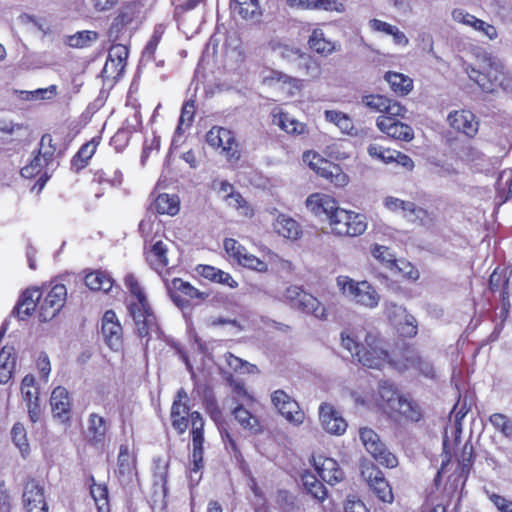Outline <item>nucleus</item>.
I'll list each match as a JSON object with an SVG mask.
<instances>
[{
  "instance_id": "obj_17",
  "label": "nucleus",
  "mask_w": 512,
  "mask_h": 512,
  "mask_svg": "<svg viewBox=\"0 0 512 512\" xmlns=\"http://www.w3.org/2000/svg\"><path fill=\"white\" fill-rule=\"evenodd\" d=\"M187 400L188 394L181 388L178 390L171 407L172 426L179 434H183L188 428L190 408L187 405Z\"/></svg>"
},
{
  "instance_id": "obj_3",
  "label": "nucleus",
  "mask_w": 512,
  "mask_h": 512,
  "mask_svg": "<svg viewBox=\"0 0 512 512\" xmlns=\"http://www.w3.org/2000/svg\"><path fill=\"white\" fill-rule=\"evenodd\" d=\"M465 71L468 77L486 93H493L498 88L512 89V74L506 71L498 60L489 58L483 71L477 70L471 65H466Z\"/></svg>"
},
{
  "instance_id": "obj_45",
  "label": "nucleus",
  "mask_w": 512,
  "mask_h": 512,
  "mask_svg": "<svg viewBox=\"0 0 512 512\" xmlns=\"http://www.w3.org/2000/svg\"><path fill=\"white\" fill-rule=\"evenodd\" d=\"M302 482L304 488L310 493L315 499L323 501L327 496V490L325 486L320 482L315 475L306 472L302 475Z\"/></svg>"
},
{
  "instance_id": "obj_52",
  "label": "nucleus",
  "mask_w": 512,
  "mask_h": 512,
  "mask_svg": "<svg viewBox=\"0 0 512 512\" xmlns=\"http://www.w3.org/2000/svg\"><path fill=\"white\" fill-rule=\"evenodd\" d=\"M225 362L235 372L253 374L257 371V367L241 358L228 352L224 355Z\"/></svg>"
},
{
  "instance_id": "obj_33",
  "label": "nucleus",
  "mask_w": 512,
  "mask_h": 512,
  "mask_svg": "<svg viewBox=\"0 0 512 512\" xmlns=\"http://www.w3.org/2000/svg\"><path fill=\"white\" fill-rule=\"evenodd\" d=\"M273 124L279 126L283 131L288 134L301 135L306 132V125L288 113L279 112L273 114Z\"/></svg>"
},
{
  "instance_id": "obj_27",
  "label": "nucleus",
  "mask_w": 512,
  "mask_h": 512,
  "mask_svg": "<svg viewBox=\"0 0 512 512\" xmlns=\"http://www.w3.org/2000/svg\"><path fill=\"white\" fill-rule=\"evenodd\" d=\"M196 271L200 276L214 283L223 284L230 288H236L238 286L237 281H235L229 273L214 266L198 265Z\"/></svg>"
},
{
  "instance_id": "obj_14",
  "label": "nucleus",
  "mask_w": 512,
  "mask_h": 512,
  "mask_svg": "<svg viewBox=\"0 0 512 512\" xmlns=\"http://www.w3.org/2000/svg\"><path fill=\"white\" fill-rule=\"evenodd\" d=\"M163 281L165 282L166 289L168 290L171 299L178 307L183 308L188 303V300L182 297V295L191 299L202 297V293L199 292L198 289L180 278H174L170 281L163 277Z\"/></svg>"
},
{
  "instance_id": "obj_31",
  "label": "nucleus",
  "mask_w": 512,
  "mask_h": 512,
  "mask_svg": "<svg viewBox=\"0 0 512 512\" xmlns=\"http://www.w3.org/2000/svg\"><path fill=\"white\" fill-rule=\"evenodd\" d=\"M16 365V354L12 346L0 350V384H6L12 377Z\"/></svg>"
},
{
  "instance_id": "obj_8",
  "label": "nucleus",
  "mask_w": 512,
  "mask_h": 512,
  "mask_svg": "<svg viewBox=\"0 0 512 512\" xmlns=\"http://www.w3.org/2000/svg\"><path fill=\"white\" fill-rule=\"evenodd\" d=\"M271 401L277 411L292 425L299 426L304 422L305 414L298 402L283 390H276Z\"/></svg>"
},
{
  "instance_id": "obj_25",
  "label": "nucleus",
  "mask_w": 512,
  "mask_h": 512,
  "mask_svg": "<svg viewBox=\"0 0 512 512\" xmlns=\"http://www.w3.org/2000/svg\"><path fill=\"white\" fill-rule=\"evenodd\" d=\"M403 357L405 362L403 364H399L394 362V365L399 370H406L410 368H414L419 370L426 377H433L434 368L432 364L421 358L414 350L406 349L403 353Z\"/></svg>"
},
{
  "instance_id": "obj_38",
  "label": "nucleus",
  "mask_w": 512,
  "mask_h": 512,
  "mask_svg": "<svg viewBox=\"0 0 512 512\" xmlns=\"http://www.w3.org/2000/svg\"><path fill=\"white\" fill-rule=\"evenodd\" d=\"M85 284L91 290L109 292L113 286V280L104 271H94L86 275Z\"/></svg>"
},
{
  "instance_id": "obj_26",
  "label": "nucleus",
  "mask_w": 512,
  "mask_h": 512,
  "mask_svg": "<svg viewBox=\"0 0 512 512\" xmlns=\"http://www.w3.org/2000/svg\"><path fill=\"white\" fill-rule=\"evenodd\" d=\"M167 253L168 247L163 241H157L152 245L151 249L146 252V260L149 266L162 278L165 277L162 272L169 264Z\"/></svg>"
},
{
  "instance_id": "obj_2",
  "label": "nucleus",
  "mask_w": 512,
  "mask_h": 512,
  "mask_svg": "<svg viewBox=\"0 0 512 512\" xmlns=\"http://www.w3.org/2000/svg\"><path fill=\"white\" fill-rule=\"evenodd\" d=\"M124 284L134 298L128 303L129 314L134 320L137 334L141 338H147V345L151 338L160 337L161 331L157 317L136 277L128 274Z\"/></svg>"
},
{
  "instance_id": "obj_4",
  "label": "nucleus",
  "mask_w": 512,
  "mask_h": 512,
  "mask_svg": "<svg viewBox=\"0 0 512 512\" xmlns=\"http://www.w3.org/2000/svg\"><path fill=\"white\" fill-rule=\"evenodd\" d=\"M341 295L355 305L374 309L379 305L381 296L368 281H356L349 276L340 275L336 279Z\"/></svg>"
},
{
  "instance_id": "obj_49",
  "label": "nucleus",
  "mask_w": 512,
  "mask_h": 512,
  "mask_svg": "<svg viewBox=\"0 0 512 512\" xmlns=\"http://www.w3.org/2000/svg\"><path fill=\"white\" fill-rule=\"evenodd\" d=\"M131 20V16L125 12H121L114 18L107 34L109 42L115 43L120 40L126 25L129 24Z\"/></svg>"
},
{
  "instance_id": "obj_57",
  "label": "nucleus",
  "mask_w": 512,
  "mask_h": 512,
  "mask_svg": "<svg viewBox=\"0 0 512 512\" xmlns=\"http://www.w3.org/2000/svg\"><path fill=\"white\" fill-rule=\"evenodd\" d=\"M239 265L257 271V272H266L268 270V265L265 260H261L255 255L249 253L247 250L245 253L239 258L237 262Z\"/></svg>"
},
{
  "instance_id": "obj_15",
  "label": "nucleus",
  "mask_w": 512,
  "mask_h": 512,
  "mask_svg": "<svg viewBox=\"0 0 512 512\" xmlns=\"http://www.w3.org/2000/svg\"><path fill=\"white\" fill-rule=\"evenodd\" d=\"M319 419L322 428L329 434L342 435L347 429L345 419L331 404L320 405Z\"/></svg>"
},
{
  "instance_id": "obj_43",
  "label": "nucleus",
  "mask_w": 512,
  "mask_h": 512,
  "mask_svg": "<svg viewBox=\"0 0 512 512\" xmlns=\"http://www.w3.org/2000/svg\"><path fill=\"white\" fill-rule=\"evenodd\" d=\"M385 79L389 83L391 89L399 95L408 94L413 86L412 80L401 73L387 72L385 74Z\"/></svg>"
},
{
  "instance_id": "obj_40",
  "label": "nucleus",
  "mask_w": 512,
  "mask_h": 512,
  "mask_svg": "<svg viewBox=\"0 0 512 512\" xmlns=\"http://www.w3.org/2000/svg\"><path fill=\"white\" fill-rule=\"evenodd\" d=\"M233 415L243 429L248 430L251 434H257L261 431V426L256 416L252 415L243 406L234 409Z\"/></svg>"
},
{
  "instance_id": "obj_9",
  "label": "nucleus",
  "mask_w": 512,
  "mask_h": 512,
  "mask_svg": "<svg viewBox=\"0 0 512 512\" xmlns=\"http://www.w3.org/2000/svg\"><path fill=\"white\" fill-rule=\"evenodd\" d=\"M66 297V287L63 284L54 285L40 303V320L47 322L53 319L64 306Z\"/></svg>"
},
{
  "instance_id": "obj_41",
  "label": "nucleus",
  "mask_w": 512,
  "mask_h": 512,
  "mask_svg": "<svg viewBox=\"0 0 512 512\" xmlns=\"http://www.w3.org/2000/svg\"><path fill=\"white\" fill-rule=\"evenodd\" d=\"M153 206L157 213L173 216L179 211V198L176 195L163 193L155 199Z\"/></svg>"
},
{
  "instance_id": "obj_51",
  "label": "nucleus",
  "mask_w": 512,
  "mask_h": 512,
  "mask_svg": "<svg viewBox=\"0 0 512 512\" xmlns=\"http://www.w3.org/2000/svg\"><path fill=\"white\" fill-rule=\"evenodd\" d=\"M97 144L94 141L87 142L81 146L79 151L72 159V166L76 169L84 168L88 160L94 155Z\"/></svg>"
},
{
  "instance_id": "obj_50",
  "label": "nucleus",
  "mask_w": 512,
  "mask_h": 512,
  "mask_svg": "<svg viewBox=\"0 0 512 512\" xmlns=\"http://www.w3.org/2000/svg\"><path fill=\"white\" fill-rule=\"evenodd\" d=\"M378 393L382 401L380 405L386 409H391L393 407V402H396L401 396L396 391L394 385L388 381L379 383Z\"/></svg>"
},
{
  "instance_id": "obj_10",
  "label": "nucleus",
  "mask_w": 512,
  "mask_h": 512,
  "mask_svg": "<svg viewBox=\"0 0 512 512\" xmlns=\"http://www.w3.org/2000/svg\"><path fill=\"white\" fill-rule=\"evenodd\" d=\"M361 475L381 501L386 503L393 501L392 489L381 470L370 464L363 467Z\"/></svg>"
},
{
  "instance_id": "obj_28",
  "label": "nucleus",
  "mask_w": 512,
  "mask_h": 512,
  "mask_svg": "<svg viewBox=\"0 0 512 512\" xmlns=\"http://www.w3.org/2000/svg\"><path fill=\"white\" fill-rule=\"evenodd\" d=\"M390 410L410 421H419L422 415L419 405L403 395L393 402V407Z\"/></svg>"
},
{
  "instance_id": "obj_60",
  "label": "nucleus",
  "mask_w": 512,
  "mask_h": 512,
  "mask_svg": "<svg viewBox=\"0 0 512 512\" xmlns=\"http://www.w3.org/2000/svg\"><path fill=\"white\" fill-rule=\"evenodd\" d=\"M203 469V451H199L196 457V451H192V464L189 468V481L191 485H197L202 478Z\"/></svg>"
},
{
  "instance_id": "obj_37",
  "label": "nucleus",
  "mask_w": 512,
  "mask_h": 512,
  "mask_svg": "<svg viewBox=\"0 0 512 512\" xmlns=\"http://www.w3.org/2000/svg\"><path fill=\"white\" fill-rule=\"evenodd\" d=\"M192 430H191V436H192V446L193 451H196V456L198 455L199 451H203V444H204V420L201 416V414L197 411H194L189 416Z\"/></svg>"
},
{
  "instance_id": "obj_32",
  "label": "nucleus",
  "mask_w": 512,
  "mask_h": 512,
  "mask_svg": "<svg viewBox=\"0 0 512 512\" xmlns=\"http://www.w3.org/2000/svg\"><path fill=\"white\" fill-rule=\"evenodd\" d=\"M298 70L311 80H317L322 75L321 62L314 56L301 52L298 58Z\"/></svg>"
},
{
  "instance_id": "obj_63",
  "label": "nucleus",
  "mask_w": 512,
  "mask_h": 512,
  "mask_svg": "<svg viewBox=\"0 0 512 512\" xmlns=\"http://www.w3.org/2000/svg\"><path fill=\"white\" fill-rule=\"evenodd\" d=\"M167 475H168V463L164 462L161 459H157L154 461V484L160 486L162 491L166 493V484H167Z\"/></svg>"
},
{
  "instance_id": "obj_56",
  "label": "nucleus",
  "mask_w": 512,
  "mask_h": 512,
  "mask_svg": "<svg viewBox=\"0 0 512 512\" xmlns=\"http://www.w3.org/2000/svg\"><path fill=\"white\" fill-rule=\"evenodd\" d=\"M195 114V106L193 101H187L184 103L181 114L179 117V123L175 130V135H181L184 130V126L186 128L190 127L193 122Z\"/></svg>"
},
{
  "instance_id": "obj_11",
  "label": "nucleus",
  "mask_w": 512,
  "mask_h": 512,
  "mask_svg": "<svg viewBox=\"0 0 512 512\" xmlns=\"http://www.w3.org/2000/svg\"><path fill=\"white\" fill-rule=\"evenodd\" d=\"M23 502L27 512H48L44 486L36 479H30L26 482L23 491Z\"/></svg>"
},
{
  "instance_id": "obj_5",
  "label": "nucleus",
  "mask_w": 512,
  "mask_h": 512,
  "mask_svg": "<svg viewBox=\"0 0 512 512\" xmlns=\"http://www.w3.org/2000/svg\"><path fill=\"white\" fill-rule=\"evenodd\" d=\"M359 438L366 451L381 465H385L388 468L397 466V458L387 450L385 444L374 430L367 427L360 428Z\"/></svg>"
},
{
  "instance_id": "obj_62",
  "label": "nucleus",
  "mask_w": 512,
  "mask_h": 512,
  "mask_svg": "<svg viewBox=\"0 0 512 512\" xmlns=\"http://www.w3.org/2000/svg\"><path fill=\"white\" fill-rule=\"evenodd\" d=\"M51 159H44V157L38 153L31 162L23 167L20 171L24 178H32L42 170L43 166L48 164Z\"/></svg>"
},
{
  "instance_id": "obj_24",
  "label": "nucleus",
  "mask_w": 512,
  "mask_h": 512,
  "mask_svg": "<svg viewBox=\"0 0 512 512\" xmlns=\"http://www.w3.org/2000/svg\"><path fill=\"white\" fill-rule=\"evenodd\" d=\"M40 297L41 292L37 288L25 290L21 295L16 307L12 311V314L19 320H25L34 312Z\"/></svg>"
},
{
  "instance_id": "obj_48",
  "label": "nucleus",
  "mask_w": 512,
  "mask_h": 512,
  "mask_svg": "<svg viewBox=\"0 0 512 512\" xmlns=\"http://www.w3.org/2000/svg\"><path fill=\"white\" fill-rule=\"evenodd\" d=\"M11 438L23 457L29 454L30 446L27 439V431L22 423L17 422L13 425Z\"/></svg>"
},
{
  "instance_id": "obj_58",
  "label": "nucleus",
  "mask_w": 512,
  "mask_h": 512,
  "mask_svg": "<svg viewBox=\"0 0 512 512\" xmlns=\"http://www.w3.org/2000/svg\"><path fill=\"white\" fill-rule=\"evenodd\" d=\"M508 287V279L505 275L495 270L489 278V288L491 291L495 292L500 290L502 288L501 296L502 300L505 303V301H508L509 298V292L507 291ZM509 304V302H507Z\"/></svg>"
},
{
  "instance_id": "obj_19",
  "label": "nucleus",
  "mask_w": 512,
  "mask_h": 512,
  "mask_svg": "<svg viewBox=\"0 0 512 512\" xmlns=\"http://www.w3.org/2000/svg\"><path fill=\"white\" fill-rule=\"evenodd\" d=\"M306 206L315 216L329 220L338 205L329 195L315 193L306 199Z\"/></svg>"
},
{
  "instance_id": "obj_23",
  "label": "nucleus",
  "mask_w": 512,
  "mask_h": 512,
  "mask_svg": "<svg viewBox=\"0 0 512 512\" xmlns=\"http://www.w3.org/2000/svg\"><path fill=\"white\" fill-rule=\"evenodd\" d=\"M318 161L321 162L320 166H317V164L310 162V166L316 170V172L322 176L323 178L329 180L332 184H334L336 187H344L348 184L349 178L348 176L343 172L340 166L328 162L323 161L321 159H318Z\"/></svg>"
},
{
  "instance_id": "obj_36",
  "label": "nucleus",
  "mask_w": 512,
  "mask_h": 512,
  "mask_svg": "<svg viewBox=\"0 0 512 512\" xmlns=\"http://www.w3.org/2000/svg\"><path fill=\"white\" fill-rule=\"evenodd\" d=\"M274 228L279 235L287 239L295 240L301 234V228L297 221L286 215L277 217Z\"/></svg>"
},
{
  "instance_id": "obj_6",
  "label": "nucleus",
  "mask_w": 512,
  "mask_h": 512,
  "mask_svg": "<svg viewBox=\"0 0 512 512\" xmlns=\"http://www.w3.org/2000/svg\"><path fill=\"white\" fill-rule=\"evenodd\" d=\"M284 297L291 306L302 310L307 314H312L318 319H326L327 312L324 305L313 295L303 291L298 286H290L286 289Z\"/></svg>"
},
{
  "instance_id": "obj_46",
  "label": "nucleus",
  "mask_w": 512,
  "mask_h": 512,
  "mask_svg": "<svg viewBox=\"0 0 512 512\" xmlns=\"http://www.w3.org/2000/svg\"><path fill=\"white\" fill-rule=\"evenodd\" d=\"M135 470V460L129 452V447L122 444L118 455V473L120 476L129 478Z\"/></svg>"
},
{
  "instance_id": "obj_16",
  "label": "nucleus",
  "mask_w": 512,
  "mask_h": 512,
  "mask_svg": "<svg viewBox=\"0 0 512 512\" xmlns=\"http://www.w3.org/2000/svg\"><path fill=\"white\" fill-rule=\"evenodd\" d=\"M376 124L381 132L393 139L409 142L414 138L413 129L409 125L400 122L397 118L379 116Z\"/></svg>"
},
{
  "instance_id": "obj_54",
  "label": "nucleus",
  "mask_w": 512,
  "mask_h": 512,
  "mask_svg": "<svg viewBox=\"0 0 512 512\" xmlns=\"http://www.w3.org/2000/svg\"><path fill=\"white\" fill-rule=\"evenodd\" d=\"M56 85H50L46 88H39L34 91H21L22 99L26 101L49 100L57 95Z\"/></svg>"
},
{
  "instance_id": "obj_53",
  "label": "nucleus",
  "mask_w": 512,
  "mask_h": 512,
  "mask_svg": "<svg viewBox=\"0 0 512 512\" xmlns=\"http://www.w3.org/2000/svg\"><path fill=\"white\" fill-rule=\"evenodd\" d=\"M345 226L349 228L350 233H344L343 236H359L367 229L366 217L362 214L351 211V217L346 221Z\"/></svg>"
},
{
  "instance_id": "obj_34",
  "label": "nucleus",
  "mask_w": 512,
  "mask_h": 512,
  "mask_svg": "<svg viewBox=\"0 0 512 512\" xmlns=\"http://www.w3.org/2000/svg\"><path fill=\"white\" fill-rule=\"evenodd\" d=\"M108 431V423L104 417L91 413L88 418V437L95 444L102 443Z\"/></svg>"
},
{
  "instance_id": "obj_21",
  "label": "nucleus",
  "mask_w": 512,
  "mask_h": 512,
  "mask_svg": "<svg viewBox=\"0 0 512 512\" xmlns=\"http://www.w3.org/2000/svg\"><path fill=\"white\" fill-rule=\"evenodd\" d=\"M447 120L452 128L470 137L478 130L475 116L468 110L452 111L448 114Z\"/></svg>"
},
{
  "instance_id": "obj_12",
  "label": "nucleus",
  "mask_w": 512,
  "mask_h": 512,
  "mask_svg": "<svg viewBox=\"0 0 512 512\" xmlns=\"http://www.w3.org/2000/svg\"><path fill=\"white\" fill-rule=\"evenodd\" d=\"M384 206L392 212L401 211L402 215L412 222L418 220L421 224H426L429 220L427 211L423 208L417 207L410 201H404L393 196H388L384 199Z\"/></svg>"
},
{
  "instance_id": "obj_29",
  "label": "nucleus",
  "mask_w": 512,
  "mask_h": 512,
  "mask_svg": "<svg viewBox=\"0 0 512 512\" xmlns=\"http://www.w3.org/2000/svg\"><path fill=\"white\" fill-rule=\"evenodd\" d=\"M326 121L334 124L339 130L350 136H358L359 132L354 127L352 119L346 113L337 110H326L324 112Z\"/></svg>"
},
{
  "instance_id": "obj_64",
  "label": "nucleus",
  "mask_w": 512,
  "mask_h": 512,
  "mask_svg": "<svg viewBox=\"0 0 512 512\" xmlns=\"http://www.w3.org/2000/svg\"><path fill=\"white\" fill-rule=\"evenodd\" d=\"M276 503L283 512H295L296 510V498L288 491H278Z\"/></svg>"
},
{
  "instance_id": "obj_55",
  "label": "nucleus",
  "mask_w": 512,
  "mask_h": 512,
  "mask_svg": "<svg viewBox=\"0 0 512 512\" xmlns=\"http://www.w3.org/2000/svg\"><path fill=\"white\" fill-rule=\"evenodd\" d=\"M35 377L33 375H26L21 382V394L25 403L34 402L39 400V391L35 387Z\"/></svg>"
},
{
  "instance_id": "obj_35",
  "label": "nucleus",
  "mask_w": 512,
  "mask_h": 512,
  "mask_svg": "<svg viewBox=\"0 0 512 512\" xmlns=\"http://www.w3.org/2000/svg\"><path fill=\"white\" fill-rule=\"evenodd\" d=\"M268 48L276 57L287 62L297 61L302 52L298 47L289 45L279 39H272L268 44Z\"/></svg>"
},
{
  "instance_id": "obj_61",
  "label": "nucleus",
  "mask_w": 512,
  "mask_h": 512,
  "mask_svg": "<svg viewBox=\"0 0 512 512\" xmlns=\"http://www.w3.org/2000/svg\"><path fill=\"white\" fill-rule=\"evenodd\" d=\"M395 325L398 326V331L404 337H414L418 332V322L416 318L409 313Z\"/></svg>"
},
{
  "instance_id": "obj_44",
  "label": "nucleus",
  "mask_w": 512,
  "mask_h": 512,
  "mask_svg": "<svg viewBox=\"0 0 512 512\" xmlns=\"http://www.w3.org/2000/svg\"><path fill=\"white\" fill-rule=\"evenodd\" d=\"M350 217L351 211L337 206L328 220L333 233L340 236H343L344 233H350L349 228L345 226L346 221H348Z\"/></svg>"
},
{
  "instance_id": "obj_42",
  "label": "nucleus",
  "mask_w": 512,
  "mask_h": 512,
  "mask_svg": "<svg viewBox=\"0 0 512 512\" xmlns=\"http://www.w3.org/2000/svg\"><path fill=\"white\" fill-rule=\"evenodd\" d=\"M230 7L234 14L244 19H252L260 14L258 0H234Z\"/></svg>"
},
{
  "instance_id": "obj_47",
  "label": "nucleus",
  "mask_w": 512,
  "mask_h": 512,
  "mask_svg": "<svg viewBox=\"0 0 512 512\" xmlns=\"http://www.w3.org/2000/svg\"><path fill=\"white\" fill-rule=\"evenodd\" d=\"M99 35L96 31L83 30L76 32L67 39V44L72 48H86L97 41Z\"/></svg>"
},
{
  "instance_id": "obj_13",
  "label": "nucleus",
  "mask_w": 512,
  "mask_h": 512,
  "mask_svg": "<svg viewBox=\"0 0 512 512\" xmlns=\"http://www.w3.org/2000/svg\"><path fill=\"white\" fill-rule=\"evenodd\" d=\"M50 406L55 420L62 424L70 422L72 403L66 388L57 386L53 389L50 397Z\"/></svg>"
},
{
  "instance_id": "obj_7",
  "label": "nucleus",
  "mask_w": 512,
  "mask_h": 512,
  "mask_svg": "<svg viewBox=\"0 0 512 512\" xmlns=\"http://www.w3.org/2000/svg\"><path fill=\"white\" fill-rule=\"evenodd\" d=\"M206 142L213 148H221L222 153L230 162L240 158V150L232 131L214 126L206 134Z\"/></svg>"
},
{
  "instance_id": "obj_59",
  "label": "nucleus",
  "mask_w": 512,
  "mask_h": 512,
  "mask_svg": "<svg viewBox=\"0 0 512 512\" xmlns=\"http://www.w3.org/2000/svg\"><path fill=\"white\" fill-rule=\"evenodd\" d=\"M492 426L505 437L512 436V421L502 413H494L489 419Z\"/></svg>"
},
{
  "instance_id": "obj_20",
  "label": "nucleus",
  "mask_w": 512,
  "mask_h": 512,
  "mask_svg": "<svg viewBox=\"0 0 512 512\" xmlns=\"http://www.w3.org/2000/svg\"><path fill=\"white\" fill-rule=\"evenodd\" d=\"M314 466L320 478L328 484L334 485L343 479V471L332 458L322 456L314 458Z\"/></svg>"
},
{
  "instance_id": "obj_30",
  "label": "nucleus",
  "mask_w": 512,
  "mask_h": 512,
  "mask_svg": "<svg viewBox=\"0 0 512 512\" xmlns=\"http://www.w3.org/2000/svg\"><path fill=\"white\" fill-rule=\"evenodd\" d=\"M473 464V446L470 443H465L460 455L458 456V472L455 474L453 487L457 488L458 484L455 483L462 479V484L465 483L467 476Z\"/></svg>"
},
{
  "instance_id": "obj_1",
  "label": "nucleus",
  "mask_w": 512,
  "mask_h": 512,
  "mask_svg": "<svg viewBox=\"0 0 512 512\" xmlns=\"http://www.w3.org/2000/svg\"><path fill=\"white\" fill-rule=\"evenodd\" d=\"M341 343L351 356L363 366L381 369L388 359L383 341L374 333L361 330H345L341 333Z\"/></svg>"
},
{
  "instance_id": "obj_39",
  "label": "nucleus",
  "mask_w": 512,
  "mask_h": 512,
  "mask_svg": "<svg viewBox=\"0 0 512 512\" xmlns=\"http://www.w3.org/2000/svg\"><path fill=\"white\" fill-rule=\"evenodd\" d=\"M90 481V494L98 512H110L107 486L105 484H97L93 476L90 477Z\"/></svg>"
},
{
  "instance_id": "obj_18",
  "label": "nucleus",
  "mask_w": 512,
  "mask_h": 512,
  "mask_svg": "<svg viewBox=\"0 0 512 512\" xmlns=\"http://www.w3.org/2000/svg\"><path fill=\"white\" fill-rule=\"evenodd\" d=\"M101 331L107 345L112 350H119L122 346V326L114 311L108 310L104 313Z\"/></svg>"
},
{
  "instance_id": "obj_22",
  "label": "nucleus",
  "mask_w": 512,
  "mask_h": 512,
  "mask_svg": "<svg viewBox=\"0 0 512 512\" xmlns=\"http://www.w3.org/2000/svg\"><path fill=\"white\" fill-rule=\"evenodd\" d=\"M307 43L311 50L324 57L340 50V44L328 39L320 28L312 30Z\"/></svg>"
}]
</instances>
